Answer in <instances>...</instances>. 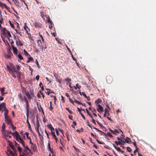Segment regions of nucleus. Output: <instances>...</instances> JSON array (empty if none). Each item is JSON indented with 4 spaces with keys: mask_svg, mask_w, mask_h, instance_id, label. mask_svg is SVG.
I'll use <instances>...</instances> for the list:
<instances>
[{
    "mask_svg": "<svg viewBox=\"0 0 156 156\" xmlns=\"http://www.w3.org/2000/svg\"><path fill=\"white\" fill-rule=\"evenodd\" d=\"M24 29L25 30L26 33L28 34V32L30 31V30L28 27L27 26L26 23H25L24 24Z\"/></svg>",
    "mask_w": 156,
    "mask_h": 156,
    "instance_id": "obj_16",
    "label": "nucleus"
},
{
    "mask_svg": "<svg viewBox=\"0 0 156 156\" xmlns=\"http://www.w3.org/2000/svg\"><path fill=\"white\" fill-rule=\"evenodd\" d=\"M18 150L19 151L20 153V152L22 151L21 147H18Z\"/></svg>",
    "mask_w": 156,
    "mask_h": 156,
    "instance_id": "obj_57",
    "label": "nucleus"
},
{
    "mask_svg": "<svg viewBox=\"0 0 156 156\" xmlns=\"http://www.w3.org/2000/svg\"><path fill=\"white\" fill-rule=\"evenodd\" d=\"M25 135L26 136H27V138L28 139H30V141H31V140H30V137H29L28 136V133L27 132H26L25 133Z\"/></svg>",
    "mask_w": 156,
    "mask_h": 156,
    "instance_id": "obj_43",
    "label": "nucleus"
},
{
    "mask_svg": "<svg viewBox=\"0 0 156 156\" xmlns=\"http://www.w3.org/2000/svg\"><path fill=\"white\" fill-rule=\"evenodd\" d=\"M82 95L85 97L86 98L87 97V96L86 95L85 93L84 92H82Z\"/></svg>",
    "mask_w": 156,
    "mask_h": 156,
    "instance_id": "obj_63",
    "label": "nucleus"
},
{
    "mask_svg": "<svg viewBox=\"0 0 156 156\" xmlns=\"http://www.w3.org/2000/svg\"><path fill=\"white\" fill-rule=\"evenodd\" d=\"M5 128V124L4 123H3L2 125V131L5 130H4Z\"/></svg>",
    "mask_w": 156,
    "mask_h": 156,
    "instance_id": "obj_49",
    "label": "nucleus"
},
{
    "mask_svg": "<svg viewBox=\"0 0 156 156\" xmlns=\"http://www.w3.org/2000/svg\"><path fill=\"white\" fill-rule=\"evenodd\" d=\"M5 122L8 124L10 126L12 124L11 120L9 116L5 117Z\"/></svg>",
    "mask_w": 156,
    "mask_h": 156,
    "instance_id": "obj_9",
    "label": "nucleus"
},
{
    "mask_svg": "<svg viewBox=\"0 0 156 156\" xmlns=\"http://www.w3.org/2000/svg\"><path fill=\"white\" fill-rule=\"evenodd\" d=\"M77 123L75 121H73V124L71 125L72 127L73 128H75V126L76 125Z\"/></svg>",
    "mask_w": 156,
    "mask_h": 156,
    "instance_id": "obj_35",
    "label": "nucleus"
},
{
    "mask_svg": "<svg viewBox=\"0 0 156 156\" xmlns=\"http://www.w3.org/2000/svg\"><path fill=\"white\" fill-rule=\"evenodd\" d=\"M0 7H1L2 8H5L6 9H7V7L6 5L2 2L0 1Z\"/></svg>",
    "mask_w": 156,
    "mask_h": 156,
    "instance_id": "obj_15",
    "label": "nucleus"
},
{
    "mask_svg": "<svg viewBox=\"0 0 156 156\" xmlns=\"http://www.w3.org/2000/svg\"><path fill=\"white\" fill-rule=\"evenodd\" d=\"M30 143L31 144V147H32L33 148L34 150H35L36 149V148L35 147V145L33 143H32L30 141Z\"/></svg>",
    "mask_w": 156,
    "mask_h": 156,
    "instance_id": "obj_32",
    "label": "nucleus"
},
{
    "mask_svg": "<svg viewBox=\"0 0 156 156\" xmlns=\"http://www.w3.org/2000/svg\"><path fill=\"white\" fill-rule=\"evenodd\" d=\"M101 101H102L100 99L98 98L95 101V103L96 105H99L98 104L99 103H101Z\"/></svg>",
    "mask_w": 156,
    "mask_h": 156,
    "instance_id": "obj_26",
    "label": "nucleus"
},
{
    "mask_svg": "<svg viewBox=\"0 0 156 156\" xmlns=\"http://www.w3.org/2000/svg\"><path fill=\"white\" fill-rule=\"evenodd\" d=\"M80 114L81 115V116H82L83 119H84V120H85L86 119H85V118L84 116V115L82 113H80Z\"/></svg>",
    "mask_w": 156,
    "mask_h": 156,
    "instance_id": "obj_60",
    "label": "nucleus"
},
{
    "mask_svg": "<svg viewBox=\"0 0 156 156\" xmlns=\"http://www.w3.org/2000/svg\"><path fill=\"white\" fill-rule=\"evenodd\" d=\"M97 123L101 127H103V125H102V124H101V123L99 122L98 121H97Z\"/></svg>",
    "mask_w": 156,
    "mask_h": 156,
    "instance_id": "obj_58",
    "label": "nucleus"
},
{
    "mask_svg": "<svg viewBox=\"0 0 156 156\" xmlns=\"http://www.w3.org/2000/svg\"><path fill=\"white\" fill-rule=\"evenodd\" d=\"M37 42L39 45L40 46H41L42 45L41 41V40H38Z\"/></svg>",
    "mask_w": 156,
    "mask_h": 156,
    "instance_id": "obj_52",
    "label": "nucleus"
},
{
    "mask_svg": "<svg viewBox=\"0 0 156 156\" xmlns=\"http://www.w3.org/2000/svg\"><path fill=\"white\" fill-rule=\"evenodd\" d=\"M6 69L10 73H12L13 72H15L16 73L17 72V70L16 69V68L14 66H12L11 67L7 66H6Z\"/></svg>",
    "mask_w": 156,
    "mask_h": 156,
    "instance_id": "obj_4",
    "label": "nucleus"
},
{
    "mask_svg": "<svg viewBox=\"0 0 156 156\" xmlns=\"http://www.w3.org/2000/svg\"><path fill=\"white\" fill-rule=\"evenodd\" d=\"M126 139H125V142H126V143H129L131 141V140L130 139V138H129L128 137H126Z\"/></svg>",
    "mask_w": 156,
    "mask_h": 156,
    "instance_id": "obj_30",
    "label": "nucleus"
},
{
    "mask_svg": "<svg viewBox=\"0 0 156 156\" xmlns=\"http://www.w3.org/2000/svg\"><path fill=\"white\" fill-rule=\"evenodd\" d=\"M86 111L87 112V114L89 115L91 118H92L93 116L88 111V109H86Z\"/></svg>",
    "mask_w": 156,
    "mask_h": 156,
    "instance_id": "obj_36",
    "label": "nucleus"
},
{
    "mask_svg": "<svg viewBox=\"0 0 156 156\" xmlns=\"http://www.w3.org/2000/svg\"><path fill=\"white\" fill-rule=\"evenodd\" d=\"M133 145H134V146H135V148H136V147H137V146L136 145V142L135 141L133 143Z\"/></svg>",
    "mask_w": 156,
    "mask_h": 156,
    "instance_id": "obj_61",
    "label": "nucleus"
},
{
    "mask_svg": "<svg viewBox=\"0 0 156 156\" xmlns=\"http://www.w3.org/2000/svg\"><path fill=\"white\" fill-rule=\"evenodd\" d=\"M55 95V94L54 92L51 90H49V96H50L51 98H54L55 103V102L56 100Z\"/></svg>",
    "mask_w": 156,
    "mask_h": 156,
    "instance_id": "obj_8",
    "label": "nucleus"
},
{
    "mask_svg": "<svg viewBox=\"0 0 156 156\" xmlns=\"http://www.w3.org/2000/svg\"><path fill=\"white\" fill-rule=\"evenodd\" d=\"M26 115H27V124L28 125V128L29 129H31L30 125V124L29 122V121H28V113H26Z\"/></svg>",
    "mask_w": 156,
    "mask_h": 156,
    "instance_id": "obj_19",
    "label": "nucleus"
},
{
    "mask_svg": "<svg viewBox=\"0 0 156 156\" xmlns=\"http://www.w3.org/2000/svg\"><path fill=\"white\" fill-rule=\"evenodd\" d=\"M39 76L38 75H37L36 76V80L38 81L39 80Z\"/></svg>",
    "mask_w": 156,
    "mask_h": 156,
    "instance_id": "obj_64",
    "label": "nucleus"
},
{
    "mask_svg": "<svg viewBox=\"0 0 156 156\" xmlns=\"http://www.w3.org/2000/svg\"><path fill=\"white\" fill-rule=\"evenodd\" d=\"M13 2L15 3V5L17 6L20 7V5L19 2L16 0H13Z\"/></svg>",
    "mask_w": 156,
    "mask_h": 156,
    "instance_id": "obj_28",
    "label": "nucleus"
},
{
    "mask_svg": "<svg viewBox=\"0 0 156 156\" xmlns=\"http://www.w3.org/2000/svg\"><path fill=\"white\" fill-rule=\"evenodd\" d=\"M7 142L8 143L9 145V146H12V145H13L12 143L9 140H8V139L6 140Z\"/></svg>",
    "mask_w": 156,
    "mask_h": 156,
    "instance_id": "obj_37",
    "label": "nucleus"
},
{
    "mask_svg": "<svg viewBox=\"0 0 156 156\" xmlns=\"http://www.w3.org/2000/svg\"><path fill=\"white\" fill-rule=\"evenodd\" d=\"M11 47L13 50V53L16 55H17V49L13 45H11Z\"/></svg>",
    "mask_w": 156,
    "mask_h": 156,
    "instance_id": "obj_14",
    "label": "nucleus"
},
{
    "mask_svg": "<svg viewBox=\"0 0 156 156\" xmlns=\"http://www.w3.org/2000/svg\"><path fill=\"white\" fill-rule=\"evenodd\" d=\"M69 101L70 102L72 103L73 104H74L73 101L70 98H69Z\"/></svg>",
    "mask_w": 156,
    "mask_h": 156,
    "instance_id": "obj_56",
    "label": "nucleus"
},
{
    "mask_svg": "<svg viewBox=\"0 0 156 156\" xmlns=\"http://www.w3.org/2000/svg\"><path fill=\"white\" fill-rule=\"evenodd\" d=\"M23 147L26 149V151L27 152V153H30V150L29 148L27 147V145L26 144H24L22 145Z\"/></svg>",
    "mask_w": 156,
    "mask_h": 156,
    "instance_id": "obj_17",
    "label": "nucleus"
},
{
    "mask_svg": "<svg viewBox=\"0 0 156 156\" xmlns=\"http://www.w3.org/2000/svg\"><path fill=\"white\" fill-rule=\"evenodd\" d=\"M126 149H127V151L129 152H131L132 151V150H131V148L129 147H127Z\"/></svg>",
    "mask_w": 156,
    "mask_h": 156,
    "instance_id": "obj_44",
    "label": "nucleus"
},
{
    "mask_svg": "<svg viewBox=\"0 0 156 156\" xmlns=\"http://www.w3.org/2000/svg\"><path fill=\"white\" fill-rule=\"evenodd\" d=\"M93 128L95 129L97 131L99 132H102L98 128H95V127H93Z\"/></svg>",
    "mask_w": 156,
    "mask_h": 156,
    "instance_id": "obj_62",
    "label": "nucleus"
},
{
    "mask_svg": "<svg viewBox=\"0 0 156 156\" xmlns=\"http://www.w3.org/2000/svg\"><path fill=\"white\" fill-rule=\"evenodd\" d=\"M98 107L97 108V111L99 112H104L102 107L100 105H98Z\"/></svg>",
    "mask_w": 156,
    "mask_h": 156,
    "instance_id": "obj_11",
    "label": "nucleus"
},
{
    "mask_svg": "<svg viewBox=\"0 0 156 156\" xmlns=\"http://www.w3.org/2000/svg\"><path fill=\"white\" fill-rule=\"evenodd\" d=\"M15 73V72H13L12 73H11V74H12V76L15 78H16V77Z\"/></svg>",
    "mask_w": 156,
    "mask_h": 156,
    "instance_id": "obj_50",
    "label": "nucleus"
},
{
    "mask_svg": "<svg viewBox=\"0 0 156 156\" xmlns=\"http://www.w3.org/2000/svg\"><path fill=\"white\" fill-rule=\"evenodd\" d=\"M5 108H6L5 103H3L1 104L0 103V111H1L2 112H3Z\"/></svg>",
    "mask_w": 156,
    "mask_h": 156,
    "instance_id": "obj_10",
    "label": "nucleus"
},
{
    "mask_svg": "<svg viewBox=\"0 0 156 156\" xmlns=\"http://www.w3.org/2000/svg\"><path fill=\"white\" fill-rule=\"evenodd\" d=\"M89 109L92 112H93L94 113H96V111L95 110V109L94 108H93L91 107H90L89 108Z\"/></svg>",
    "mask_w": 156,
    "mask_h": 156,
    "instance_id": "obj_25",
    "label": "nucleus"
},
{
    "mask_svg": "<svg viewBox=\"0 0 156 156\" xmlns=\"http://www.w3.org/2000/svg\"><path fill=\"white\" fill-rule=\"evenodd\" d=\"M74 102L76 103H77L78 104H79V105H81V103L80 102V101H78L76 100H74Z\"/></svg>",
    "mask_w": 156,
    "mask_h": 156,
    "instance_id": "obj_46",
    "label": "nucleus"
},
{
    "mask_svg": "<svg viewBox=\"0 0 156 156\" xmlns=\"http://www.w3.org/2000/svg\"><path fill=\"white\" fill-rule=\"evenodd\" d=\"M12 136L15 138L16 139L17 141H19L18 138L20 137L17 131H15L12 133Z\"/></svg>",
    "mask_w": 156,
    "mask_h": 156,
    "instance_id": "obj_7",
    "label": "nucleus"
},
{
    "mask_svg": "<svg viewBox=\"0 0 156 156\" xmlns=\"http://www.w3.org/2000/svg\"><path fill=\"white\" fill-rule=\"evenodd\" d=\"M9 23L11 27L13 29H15L14 24L13 23H11V21H9Z\"/></svg>",
    "mask_w": 156,
    "mask_h": 156,
    "instance_id": "obj_39",
    "label": "nucleus"
},
{
    "mask_svg": "<svg viewBox=\"0 0 156 156\" xmlns=\"http://www.w3.org/2000/svg\"><path fill=\"white\" fill-rule=\"evenodd\" d=\"M66 109L68 111V112H69V113H70L71 114H73V112H72V111L71 110H69V109L68 108H66Z\"/></svg>",
    "mask_w": 156,
    "mask_h": 156,
    "instance_id": "obj_41",
    "label": "nucleus"
},
{
    "mask_svg": "<svg viewBox=\"0 0 156 156\" xmlns=\"http://www.w3.org/2000/svg\"><path fill=\"white\" fill-rule=\"evenodd\" d=\"M10 126H11L12 127V129L13 130V131H14V130L16 129V127L14 126L12 124Z\"/></svg>",
    "mask_w": 156,
    "mask_h": 156,
    "instance_id": "obj_53",
    "label": "nucleus"
},
{
    "mask_svg": "<svg viewBox=\"0 0 156 156\" xmlns=\"http://www.w3.org/2000/svg\"><path fill=\"white\" fill-rule=\"evenodd\" d=\"M59 131L62 133V134L63 135V136H64V131L62 129H59Z\"/></svg>",
    "mask_w": 156,
    "mask_h": 156,
    "instance_id": "obj_48",
    "label": "nucleus"
},
{
    "mask_svg": "<svg viewBox=\"0 0 156 156\" xmlns=\"http://www.w3.org/2000/svg\"><path fill=\"white\" fill-rule=\"evenodd\" d=\"M73 147L74 148V149L77 152H79L80 151H79V149L76 148V147H75L74 146H73Z\"/></svg>",
    "mask_w": 156,
    "mask_h": 156,
    "instance_id": "obj_54",
    "label": "nucleus"
},
{
    "mask_svg": "<svg viewBox=\"0 0 156 156\" xmlns=\"http://www.w3.org/2000/svg\"><path fill=\"white\" fill-rule=\"evenodd\" d=\"M18 41L19 42L20 45V46H22L23 45V42H21L20 40L18 39Z\"/></svg>",
    "mask_w": 156,
    "mask_h": 156,
    "instance_id": "obj_47",
    "label": "nucleus"
},
{
    "mask_svg": "<svg viewBox=\"0 0 156 156\" xmlns=\"http://www.w3.org/2000/svg\"><path fill=\"white\" fill-rule=\"evenodd\" d=\"M13 153L12 151H11L10 149H8L6 152V154L8 156H10V155H11Z\"/></svg>",
    "mask_w": 156,
    "mask_h": 156,
    "instance_id": "obj_18",
    "label": "nucleus"
},
{
    "mask_svg": "<svg viewBox=\"0 0 156 156\" xmlns=\"http://www.w3.org/2000/svg\"><path fill=\"white\" fill-rule=\"evenodd\" d=\"M28 58V60L27 61V62L28 63L31 61H33L34 60L33 58L30 56H28L27 57Z\"/></svg>",
    "mask_w": 156,
    "mask_h": 156,
    "instance_id": "obj_22",
    "label": "nucleus"
},
{
    "mask_svg": "<svg viewBox=\"0 0 156 156\" xmlns=\"http://www.w3.org/2000/svg\"><path fill=\"white\" fill-rule=\"evenodd\" d=\"M4 110V117L8 116V110L6 108H5Z\"/></svg>",
    "mask_w": 156,
    "mask_h": 156,
    "instance_id": "obj_23",
    "label": "nucleus"
},
{
    "mask_svg": "<svg viewBox=\"0 0 156 156\" xmlns=\"http://www.w3.org/2000/svg\"><path fill=\"white\" fill-rule=\"evenodd\" d=\"M35 26L36 28H38L40 26L39 24L37 23H35Z\"/></svg>",
    "mask_w": 156,
    "mask_h": 156,
    "instance_id": "obj_40",
    "label": "nucleus"
},
{
    "mask_svg": "<svg viewBox=\"0 0 156 156\" xmlns=\"http://www.w3.org/2000/svg\"><path fill=\"white\" fill-rule=\"evenodd\" d=\"M24 54L27 57L28 56H30V55L28 53V52L25 50V49L23 50Z\"/></svg>",
    "mask_w": 156,
    "mask_h": 156,
    "instance_id": "obj_27",
    "label": "nucleus"
},
{
    "mask_svg": "<svg viewBox=\"0 0 156 156\" xmlns=\"http://www.w3.org/2000/svg\"><path fill=\"white\" fill-rule=\"evenodd\" d=\"M18 58L20 59V60H21L23 59V58L22 55L20 54H19L18 55Z\"/></svg>",
    "mask_w": 156,
    "mask_h": 156,
    "instance_id": "obj_45",
    "label": "nucleus"
},
{
    "mask_svg": "<svg viewBox=\"0 0 156 156\" xmlns=\"http://www.w3.org/2000/svg\"><path fill=\"white\" fill-rule=\"evenodd\" d=\"M25 94L28 99H30L31 98V97L28 91H25Z\"/></svg>",
    "mask_w": 156,
    "mask_h": 156,
    "instance_id": "obj_20",
    "label": "nucleus"
},
{
    "mask_svg": "<svg viewBox=\"0 0 156 156\" xmlns=\"http://www.w3.org/2000/svg\"><path fill=\"white\" fill-rule=\"evenodd\" d=\"M65 80L66 81L69 82H69H70L71 81V78H68L65 79Z\"/></svg>",
    "mask_w": 156,
    "mask_h": 156,
    "instance_id": "obj_42",
    "label": "nucleus"
},
{
    "mask_svg": "<svg viewBox=\"0 0 156 156\" xmlns=\"http://www.w3.org/2000/svg\"><path fill=\"white\" fill-rule=\"evenodd\" d=\"M49 151L51 153V154L49 153V156H56L55 153L53 150L51 149L50 144H49Z\"/></svg>",
    "mask_w": 156,
    "mask_h": 156,
    "instance_id": "obj_13",
    "label": "nucleus"
},
{
    "mask_svg": "<svg viewBox=\"0 0 156 156\" xmlns=\"http://www.w3.org/2000/svg\"><path fill=\"white\" fill-rule=\"evenodd\" d=\"M106 135L109 136L111 138H112L113 137V136L111 134V133L110 132L107 133L106 134Z\"/></svg>",
    "mask_w": 156,
    "mask_h": 156,
    "instance_id": "obj_33",
    "label": "nucleus"
},
{
    "mask_svg": "<svg viewBox=\"0 0 156 156\" xmlns=\"http://www.w3.org/2000/svg\"><path fill=\"white\" fill-rule=\"evenodd\" d=\"M26 104V111H27V113H28L29 112V105L28 103V100H27V101H26L25 102Z\"/></svg>",
    "mask_w": 156,
    "mask_h": 156,
    "instance_id": "obj_21",
    "label": "nucleus"
},
{
    "mask_svg": "<svg viewBox=\"0 0 156 156\" xmlns=\"http://www.w3.org/2000/svg\"><path fill=\"white\" fill-rule=\"evenodd\" d=\"M34 126L36 131L38 133L39 135H40V134L39 131L40 124L37 118L36 122V123L35 124H34Z\"/></svg>",
    "mask_w": 156,
    "mask_h": 156,
    "instance_id": "obj_5",
    "label": "nucleus"
},
{
    "mask_svg": "<svg viewBox=\"0 0 156 156\" xmlns=\"http://www.w3.org/2000/svg\"><path fill=\"white\" fill-rule=\"evenodd\" d=\"M54 74L56 79L57 80L58 82L59 83H61L62 82V80L60 78L59 76L56 73H54Z\"/></svg>",
    "mask_w": 156,
    "mask_h": 156,
    "instance_id": "obj_12",
    "label": "nucleus"
},
{
    "mask_svg": "<svg viewBox=\"0 0 156 156\" xmlns=\"http://www.w3.org/2000/svg\"><path fill=\"white\" fill-rule=\"evenodd\" d=\"M50 108H49L50 109V110L51 111H52V110H53V107L51 105V102L50 101Z\"/></svg>",
    "mask_w": 156,
    "mask_h": 156,
    "instance_id": "obj_51",
    "label": "nucleus"
},
{
    "mask_svg": "<svg viewBox=\"0 0 156 156\" xmlns=\"http://www.w3.org/2000/svg\"><path fill=\"white\" fill-rule=\"evenodd\" d=\"M113 146L116 149V150L118 151H121L120 148L116 146L114 144H113Z\"/></svg>",
    "mask_w": 156,
    "mask_h": 156,
    "instance_id": "obj_29",
    "label": "nucleus"
},
{
    "mask_svg": "<svg viewBox=\"0 0 156 156\" xmlns=\"http://www.w3.org/2000/svg\"><path fill=\"white\" fill-rule=\"evenodd\" d=\"M19 139V142L20 143H21L22 145L24 144L25 143L23 141V140L22 139L20 136L18 138Z\"/></svg>",
    "mask_w": 156,
    "mask_h": 156,
    "instance_id": "obj_24",
    "label": "nucleus"
},
{
    "mask_svg": "<svg viewBox=\"0 0 156 156\" xmlns=\"http://www.w3.org/2000/svg\"><path fill=\"white\" fill-rule=\"evenodd\" d=\"M49 129L51 130V134L52 136V138L53 139L55 140L56 143H57L58 141V140L55 134L54 129L52 126L51 124H49Z\"/></svg>",
    "mask_w": 156,
    "mask_h": 156,
    "instance_id": "obj_2",
    "label": "nucleus"
},
{
    "mask_svg": "<svg viewBox=\"0 0 156 156\" xmlns=\"http://www.w3.org/2000/svg\"><path fill=\"white\" fill-rule=\"evenodd\" d=\"M2 136L3 138L6 140L8 139V138H10L12 137L11 136L9 135L8 132L5 130L2 131Z\"/></svg>",
    "mask_w": 156,
    "mask_h": 156,
    "instance_id": "obj_3",
    "label": "nucleus"
},
{
    "mask_svg": "<svg viewBox=\"0 0 156 156\" xmlns=\"http://www.w3.org/2000/svg\"><path fill=\"white\" fill-rule=\"evenodd\" d=\"M1 32L2 37L3 36L4 37L7 38L11 44L13 43L12 40L10 42L9 38L11 37V35L9 31L6 29L5 28H3L1 29Z\"/></svg>",
    "mask_w": 156,
    "mask_h": 156,
    "instance_id": "obj_1",
    "label": "nucleus"
},
{
    "mask_svg": "<svg viewBox=\"0 0 156 156\" xmlns=\"http://www.w3.org/2000/svg\"><path fill=\"white\" fill-rule=\"evenodd\" d=\"M109 130L113 134L115 135H116L118 134L119 133H120V132H122H122L120 129H119L118 130L117 129H114V130H112L111 129H109Z\"/></svg>",
    "mask_w": 156,
    "mask_h": 156,
    "instance_id": "obj_6",
    "label": "nucleus"
},
{
    "mask_svg": "<svg viewBox=\"0 0 156 156\" xmlns=\"http://www.w3.org/2000/svg\"><path fill=\"white\" fill-rule=\"evenodd\" d=\"M20 97L21 98V100L24 101L25 102L27 100V98L25 96H24L23 98H21V96Z\"/></svg>",
    "mask_w": 156,
    "mask_h": 156,
    "instance_id": "obj_38",
    "label": "nucleus"
},
{
    "mask_svg": "<svg viewBox=\"0 0 156 156\" xmlns=\"http://www.w3.org/2000/svg\"><path fill=\"white\" fill-rule=\"evenodd\" d=\"M125 142H125V140L124 141L122 140H121V141H120V145H124L125 144Z\"/></svg>",
    "mask_w": 156,
    "mask_h": 156,
    "instance_id": "obj_34",
    "label": "nucleus"
},
{
    "mask_svg": "<svg viewBox=\"0 0 156 156\" xmlns=\"http://www.w3.org/2000/svg\"><path fill=\"white\" fill-rule=\"evenodd\" d=\"M107 114H109L108 111V110L106 108L105 111V113L104 115V116L105 117H106V115H107Z\"/></svg>",
    "mask_w": 156,
    "mask_h": 156,
    "instance_id": "obj_31",
    "label": "nucleus"
},
{
    "mask_svg": "<svg viewBox=\"0 0 156 156\" xmlns=\"http://www.w3.org/2000/svg\"><path fill=\"white\" fill-rule=\"evenodd\" d=\"M115 143L117 145H118L119 144L120 145V141L118 142L116 141H115Z\"/></svg>",
    "mask_w": 156,
    "mask_h": 156,
    "instance_id": "obj_59",
    "label": "nucleus"
},
{
    "mask_svg": "<svg viewBox=\"0 0 156 156\" xmlns=\"http://www.w3.org/2000/svg\"><path fill=\"white\" fill-rule=\"evenodd\" d=\"M1 93L2 94V93H3L4 91V87L2 88L0 90Z\"/></svg>",
    "mask_w": 156,
    "mask_h": 156,
    "instance_id": "obj_55",
    "label": "nucleus"
}]
</instances>
